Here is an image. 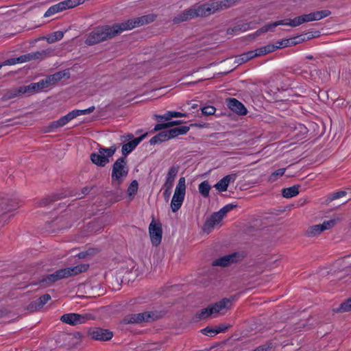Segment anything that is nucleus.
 Wrapping results in <instances>:
<instances>
[{
    "mask_svg": "<svg viewBox=\"0 0 351 351\" xmlns=\"http://www.w3.org/2000/svg\"><path fill=\"white\" fill-rule=\"evenodd\" d=\"M338 311L341 312H348L351 311V298L342 303Z\"/></svg>",
    "mask_w": 351,
    "mask_h": 351,
    "instance_id": "nucleus-37",
    "label": "nucleus"
},
{
    "mask_svg": "<svg viewBox=\"0 0 351 351\" xmlns=\"http://www.w3.org/2000/svg\"><path fill=\"white\" fill-rule=\"evenodd\" d=\"M191 126H196V127H199V128H202V127H204V124H197V123L191 124Z\"/></svg>",
    "mask_w": 351,
    "mask_h": 351,
    "instance_id": "nucleus-52",
    "label": "nucleus"
},
{
    "mask_svg": "<svg viewBox=\"0 0 351 351\" xmlns=\"http://www.w3.org/2000/svg\"><path fill=\"white\" fill-rule=\"evenodd\" d=\"M46 56V51H36L34 53H27L23 56H21L18 58H10L8 60H6L2 63H0V69L3 66L5 65H14L19 63H23L25 62H29L32 60H36V59H43Z\"/></svg>",
    "mask_w": 351,
    "mask_h": 351,
    "instance_id": "nucleus-14",
    "label": "nucleus"
},
{
    "mask_svg": "<svg viewBox=\"0 0 351 351\" xmlns=\"http://www.w3.org/2000/svg\"><path fill=\"white\" fill-rule=\"evenodd\" d=\"M75 118V117L73 111L69 112L67 114L62 117L58 120L51 122L49 125V130L51 131L58 128L62 127Z\"/></svg>",
    "mask_w": 351,
    "mask_h": 351,
    "instance_id": "nucleus-23",
    "label": "nucleus"
},
{
    "mask_svg": "<svg viewBox=\"0 0 351 351\" xmlns=\"http://www.w3.org/2000/svg\"><path fill=\"white\" fill-rule=\"evenodd\" d=\"M145 134L142 135L140 137L136 138L131 141L123 144L122 146L121 152L123 156H126L128 154L131 153L136 146L141 142V141L144 138Z\"/></svg>",
    "mask_w": 351,
    "mask_h": 351,
    "instance_id": "nucleus-24",
    "label": "nucleus"
},
{
    "mask_svg": "<svg viewBox=\"0 0 351 351\" xmlns=\"http://www.w3.org/2000/svg\"><path fill=\"white\" fill-rule=\"evenodd\" d=\"M216 109L212 106H205L202 108V112L205 115H212L215 114Z\"/></svg>",
    "mask_w": 351,
    "mask_h": 351,
    "instance_id": "nucleus-40",
    "label": "nucleus"
},
{
    "mask_svg": "<svg viewBox=\"0 0 351 351\" xmlns=\"http://www.w3.org/2000/svg\"><path fill=\"white\" fill-rule=\"evenodd\" d=\"M88 268V265L82 264L72 267L61 269L56 271L54 273L50 275H48L43 280V282L46 283H53L58 280L84 272L86 271Z\"/></svg>",
    "mask_w": 351,
    "mask_h": 351,
    "instance_id": "nucleus-7",
    "label": "nucleus"
},
{
    "mask_svg": "<svg viewBox=\"0 0 351 351\" xmlns=\"http://www.w3.org/2000/svg\"><path fill=\"white\" fill-rule=\"evenodd\" d=\"M179 171V167L178 166H172L169 168L166 178L165 182L163 184L165 187H173L175 178H176L178 173Z\"/></svg>",
    "mask_w": 351,
    "mask_h": 351,
    "instance_id": "nucleus-26",
    "label": "nucleus"
},
{
    "mask_svg": "<svg viewBox=\"0 0 351 351\" xmlns=\"http://www.w3.org/2000/svg\"><path fill=\"white\" fill-rule=\"evenodd\" d=\"M232 302L230 299L223 298L207 308L202 309L196 316L199 319H204L210 316L217 317L219 314H224L231 307Z\"/></svg>",
    "mask_w": 351,
    "mask_h": 351,
    "instance_id": "nucleus-6",
    "label": "nucleus"
},
{
    "mask_svg": "<svg viewBox=\"0 0 351 351\" xmlns=\"http://www.w3.org/2000/svg\"><path fill=\"white\" fill-rule=\"evenodd\" d=\"M149 234L152 244L154 246H158L162 238V224L160 221L152 219L149 226Z\"/></svg>",
    "mask_w": 351,
    "mask_h": 351,
    "instance_id": "nucleus-17",
    "label": "nucleus"
},
{
    "mask_svg": "<svg viewBox=\"0 0 351 351\" xmlns=\"http://www.w3.org/2000/svg\"><path fill=\"white\" fill-rule=\"evenodd\" d=\"M97 252H98V250H96V249H88L86 251L81 252L80 253H79L77 256L80 258H85L86 256H93Z\"/></svg>",
    "mask_w": 351,
    "mask_h": 351,
    "instance_id": "nucleus-38",
    "label": "nucleus"
},
{
    "mask_svg": "<svg viewBox=\"0 0 351 351\" xmlns=\"http://www.w3.org/2000/svg\"><path fill=\"white\" fill-rule=\"evenodd\" d=\"M171 117H186L187 114L186 113H182L180 112H176V111H171Z\"/></svg>",
    "mask_w": 351,
    "mask_h": 351,
    "instance_id": "nucleus-48",
    "label": "nucleus"
},
{
    "mask_svg": "<svg viewBox=\"0 0 351 351\" xmlns=\"http://www.w3.org/2000/svg\"><path fill=\"white\" fill-rule=\"evenodd\" d=\"M138 183L136 180H133L128 188V194L130 197H133L138 191Z\"/></svg>",
    "mask_w": 351,
    "mask_h": 351,
    "instance_id": "nucleus-33",
    "label": "nucleus"
},
{
    "mask_svg": "<svg viewBox=\"0 0 351 351\" xmlns=\"http://www.w3.org/2000/svg\"><path fill=\"white\" fill-rule=\"evenodd\" d=\"M88 337L95 341H106L113 337V332L108 329L99 327H91L87 330Z\"/></svg>",
    "mask_w": 351,
    "mask_h": 351,
    "instance_id": "nucleus-16",
    "label": "nucleus"
},
{
    "mask_svg": "<svg viewBox=\"0 0 351 351\" xmlns=\"http://www.w3.org/2000/svg\"><path fill=\"white\" fill-rule=\"evenodd\" d=\"M156 16L147 14L135 19H129L121 23H116L112 26L102 25L95 27L86 36L85 43L93 45L101 42L111 39L121 32L140 27L155 20Z\"/></svg>",
    "mask_w": 351,
    "mask_h": 351,
    "instance_id": "nucleus-1",
    "label": "nucleus"
},
{
    "mask_svg": "<svg viewBox=\"0 0 351 351\" xmlns=\"http://www.w3.org/2000/svg\"><path fill=\"white\" fill-rule=\"evenodd\" d=\"M128 173L129 167L126 158L125 157L118 158L112 167V185L119 188L127 178Z\"/></svg>",
    "mask_w": 351,
    "mask_h": 351,
    "instance_id": "nucleus-5",
    "label": "nucleus"
},
{
    "mask_svg": "<svg viewBox=\"0 0 351 351\" xmlns=\"http://www.w3.org/2000/svg\"><path fill=\"white\" fill-rule=\"evenodd\" d=\"M64 32L62 31H56L48 35L46 40L49 43H53L61 40L64 36Z\"/></svg>",
    "mask_w": 351,
    "mask_h": 351,
    "instance_id": "nucleus-31",
    "label": "nucleus"
},
{
    "mask_svg": "<svg viewBox=\"0 0 351 351\" xmlns=\"http://www.w3.org/2000/svg\"><path fill=\"white\" fill-rule=\"evenodd\" d=\"M211 187L208 181L205 180L201 182L198 186L199 193L204 197L209 196V193Z\"/></svg>",
    "mask_w": 351,
    "mask_h": 351,
    "instance_id": "nucleus-30",
    "label": "nucleus"
},
{
    "mask_svg": "<svg viewBox=\"0 0 351 351\" xmlns=\"http://www.w3.org/2000/svg\"><path fill=\"white\" fill-rule=\"evenodd\" d=\"M241 28H239V27H234L233 29H228L227 32L228 34H231L232 32H234L236 34H238L240 32H241Z\"/></svg>",
    "mask_w": 351,
    "mask_h": 351,
    "instance_id": "nucleus-50",
    "label": "nucleus"
},
{
    "mask_svg": "<svg viewBox=\"0 0 351 351\" xmlns=\"http://www.w3.org/2000/svg\"><path fill=\"white\" fill-rule=\"evenodd\" d=\"M230 325L222 324L218 326L215 327V329L216 330V332L219 334L221 332H225L230 328Z\"/></svg>",
    "mask_w": 351,
    "mask_h": 351,
    "instance_id": "nucleus-42",
    "label": "nucleus"
},
{
    "mask_svg": "<svg viewBox=\"0 0 351 351\" xmlns=\"http://www.w3.org/2000/svg\"><path fill=\"white\" fill-rule=\"evenodd\" d=\"M190 130L189 126L183 125L180 128H173L169 130H167V134L169 136V139L175 138L179 135L186 134Z\"/></svg>",
    "mask_w": 351,
    "mask_h": 351,
    "instance_id": "nucleus-27",
    "label": "nucleus"
},
{
    "mask_svg": "<svg viewBox=\"0 0 351 351\" xmlns=\"http://www.w3.org/2000/svg\"><path fill=\"white\" fill-rule=\"evenodd\" d=\"M65 73L64 72H58L53 75H50L45 80H42L38 82L31 83L27 86L28 90V95H33L47 87L49 85L55 84L56 82L60 80Z\"/></svg>",
    "mask_w": 351,
    "mask_h": 351,
    "instance_id": "nucleus-9",
    "label": "nucleus"
},
{
    "mask_svg": "<svg viewBox=\"0 0 351 351\" xmlns=\"http://www.w3.org/2000/svg\"><path fill=\"white\" fill-rule=\"evenodd\" d=\"M223 217L219 213H215L210 217L206 221L203 230L207 233L210 232L214 228H219L221 226V221Z\"/></svg>",
    "mask_w": 351,
    "mask_h": 351,
    "instance_id": "nucleus-19",
    "label": "nucleus"
},
{
    "mask_svg": "<svg viewBox=\"0 0 351 351\" xmlns=\"http://www.w3.org/2000/svg\"><path fill=\"white\" fill-rule=\"evenodd\" d=\"M169 128L167 123H158L155 125L154 130L158 131L163 129Z\"/></svg>",
    "mask_w": 351,
    "mask_h": 351,
    "instance_id": "nucleus-47",
    "label": "nucleus"
},
{
    "mask_svg": "<svg viewBox=\"0 0 351 351\" xmlns=\"http://www.w3.org/2000/svg\"><path fill=\"white\" fill-rule=\"evenodd\" d=\"M158 318L156 313L153 312H143L136 314H130L126 315L122 320L124 324H140L143 322H149Z\"/></svg>",
    "mask_w": 351,
    "mask_h": 351,
    "instance_id": "nucleus-13",
    "label": "nucleus"
},
{
    "mask_svg": "<svg viewBox=\"0 0 351 351\" xmlns=\"http://www.w3.org/2000/svg\"><path fill=\"white\" fill-rule=\"evenodd\" d=\"M299 193V186H293L289 188H285L282 190V196L285 198H291L296 196Z\"/></svg>",
    "mask_w": 351,
    "mask_h": 351,
    "instance_id": "nucleus-29",
    "label": "nucleus"
},
{
    "mask_svg": "<svg viewBox=\"0 0 351 351\" xmlns=\"http://www.w3.org/2000/svg\"><path fill=\"white\" fill-rule=\"evenodd\" d=\"M51 300V296L49 294H45L39 298V304L41 306L45 304L49 300Z\"/></svg>",
    "mask_w": 351,
    "mask_h": 351,
    "instance_id": "nucleus-44",
    "label": "nucleus"
},
{
    "mask_svg": "<svg viewBox=\"0 0 351 351\" xmlns=\"http://www.w3.org/2000/svg\"><path fill=\"white\" fill-rule=\"evenodd\" d=\"M85 0H64L51 6L45 13V17L51 16L58 12L73 8L84 2Z\"/></svg>",
    "mask_w": 351,
    "mask_h": 351,
    "instance_id": "nucleus-12",
    "label": "nucleus"
},
{
    "mask_svg": "<svg viewBox=\"0 0 351 351\" xmlns=\"http://www.w3.org/2000/svg\"><path fill=\"white\" fill-rule=\"evenodd\" d=\"M184 121L182 120H177V121H171L169 122H167V125L169 128H171L174 125H178L184 123Z\"/></svg>",
    "mask_w": 351,
    "mask_h": 351,
    "instance_id": "nucleus-49",
    "label": "nucleus"
},
{
    "mask_svg": "<svg viewBox=\"0 0 351 351\" xmlns=\"http://www.w3.org/2000/svg\"><path fill=\"white\" fill-rule=\"evenodd\" d=\"M28 95L27 86H23L9 90L4 95L5 99H13L23 95Z\"/></svg>",
    "mask_w": 351,
    "mask_h": 351,
    "instance_id": "nucleus-25",
    "label": "nucleus"
},
{
    "mask_svg": "<svg viewBox=\"0 0 351 351\" xmlns=\"http://www.w3.org/2000/svg\"><path fill=\"white\" fill-rule=\"evenodd\" d=\"M186 194L185 178H180L176 185L171 202V208L173 213H176L182 206Z\"/></svg>",
    "mask_w": 351,
    "mask_h": 351,
    "instance_id": "nucleus-8",
    "label": "nucleus"
},
{
    "mask_svg": "<svg viewBox=\"0 0 351 351\" xmlns=\"http://www.w3.org/2000/svg\"><path fill=\"white\" fill-rule=\"evenodd\" d=\"M201 332L203 335H207V336H209V337H213V336L217 335L215 328H211V327H206V328L202 329L201 330Z\"/></svg>",
    "mask_w": 351,
    "mask_h": 351,
    "instance_id": "nucleus-39",
    "label": "nucleus"
},
{
    "mask_svg": "<svg viewBox=\"0 0 351 351\" xmlns=\"http://www.w3.org/2000/svg\"><path fill=\"white\" fill-rule=\"evenodd\" d=\"M267 350H268V348H266L265 346H259V347L256 348L253 351H267Z\"/></svg>",
    "mask_w": 351,
    "mask_h": 351,
    "instance_id": "nucleus-51",
    "label": "nucleus"
},
{
    "mask_svg": "<svg viewBox=\"0 0 351 351\" xmlns=\"http://www.w3.org/2000/svg\"><path fill=\"white\" fill-rule=\"evenodd\" d=\"M90 314L66 313L61 316L60 321L71 326H75L86 323L88 320L92 319Z\"/></svg>",
    "mask_w": 351,
    "mask_h": 351,
    "instance_id": "nucleus-15",
    "label": "nucleus"
},
{
    "mask_svg": "<svg viewBox=\"0 0 351 351\" xmlns=\"http://www.w3.org/2000/svg\"><path fill=\"white\" fill-rule=\"evenodd\" d=\"M227 105L232 111L238 114L245 115L247 114V111L244 105L235 98L229 99Z\"/></svg>",
    "mask_w": 351,
    "mask_h": 351,
    "instance_id": "nucleus-21",
    "label": "nucleus"
},
{
    "mask_svg": "<svg viewBox=\"0 0 351 351\" xmlns=\"http://www.w3.org/2000/svg\"><path fill=\"white\" fill-rule=\"evenodd\" d=\"M322 232L320 224L314 225L311 226L308 230V234L309 236H315L320 234Z\"/></svg>",
    "mask_w": 351,
    "mask_h": 351,
    "instance_id": "nucleus-35",
    "label": "nucleus"
},
{
    "mask_svg": "<svg viewBox=\"0 0 351 351\" xmlns=\"http://www.w3.org/2000/svg\"><path fill=\"white\" fill-rule=\"evenodd\" d=\"M116 150L115 145L108 148H100L97 153L90 155L91 161L99 167H104L110 162L109 158L114 155Z\"/></svg>",
    "mask_w": 351,
    "mask_h": 351,
    "instance_id": "nucleus-10",
    "label": "nucleus"
},
{
    "mask_svg": "<svg viewBox=\"0 0 351 351\" xmlns=\"http://www.w3.org/2000/svg\"><path fill=\"white\" fill-rule=\"evenodd\" d=\"M346 194V192L343 191H337V192L333 193L331 195L330 199L333 200V199H336L345 196Z\"/></svg>",
    "mask_w": 351,
    "mask_h": 351,
    "instance_id": "nucleus-43",
    "label": "nucleus"
},
{
    "mask_svg": "<svg viewBox=\"0 0 351 351\" xmlns=\"http://www.w3.org/2000/svg\"><path fill=\"white\" fill-rule=\"evenodd\" d=\"M237 178V173H231L226 176L223 178H221L219 182H217L214 187L220 192L226 191L228 187V185L231 182H234Z\"/></svg>",
    "mask_w": 351,
    "mask_h": 351,
    "instance_id": "nucleus-20",
    "label": "nucleus"
},
{
    "mask_svg": "<svg viewBox=\"0 0 351 351\" xmlns=\"http://www.w3.org/2000/svg\"><path fill=\"white\" fill-rule=\"evenodd\" d=\"M157 117L158 119H160V120L169 121V120H170L172 118L171 117V111H167L164 114L158 115V116H157Z\"/></svg>",
    "mask_w": 351,
    "mask_h": 351,
    "instance_id": "nucleus-46",
    "label": "nucleus"
},
{
    "mask_svg": "<svg viewBox=\"0 0 351 351\" xmlns=\"http://www.w3.org/2000/svg\"><path fill=\"white\" fill-rule=\"evenodd\" d=\"M163 195L166 200H168L171 193L172 187H165L162 186Z\"/></svg>",
    "mask_w": 351,
    "mask_h": 351,
    "instance_id": "nucleus-45",
    "label": "nucleus"
},
{
    "mask_svg": "<svg viewBox=\"0 0 351 351\" xmlns=\"http://www.w3.org/2000/svg\"><path fill=\"white\" fill-rule=\"evenodd\" d=\"M75 118V117L73 111L69 112L67 114L62 117L58 120L51 122L49 125V130L51 131L58 128L62 127Z\"/></svg>",
    "mask_w": 351,
    "mask_h": 351,
    "instance_id": "nucleus-22",
    "label": "nucleus"
},
{
    "mask_svg": "<svg viewBox=\"0 0 351 351\" xmlns=\"http://www.w3.org/2000/svg\"><path fill=\"white\" fill-rule=\"evenodd\" d=\"M85 0H64L51 6L45 13V17L51 16L58 12L73 8L84 2Z\"/></svg>",
    "mask_w": 351,
    "mask_h": 351,
    "instance_id": "nucleus-11",
    "label": "nucleus"
},
{
    "mask_svg": "<svg viewBox=\"0 0 351 351\" xmlns=\"http://www.w3.org/2000/svg\"><path fill=\"white\" fill-rule=\"evenodd\" d=\"M331 14L330 11L328 10H324L320 11H315L309 14H305L293 19H285L280 20L272 23L267 24L260 29L256 31V35H260L261 34L265 33L269 31H272L275 27L278 25H289L293 27L299 26L304 23L319 21L321 20Z\"/></svg>",
    "mask_w": 351,
    "mask_h": 351,
    "instance_id": "nucleus-3",
    "label": "nucleus"
},
{
    "mask_svg": "<svg viewBox=\"0 0 351 351\" xmlns=\"http://www.w3.org/2000/svg\"><path fill=\"white\" fill-rule=\"evenodd\" d=\"M235 0H212L205 3L195 5L183 11L173 19L175 23H180L196 17H206L217 12L228 8L235 4Z\"/></svg>",
    "mask_w": 351,
    "mask_h": 351,
    "instance_id": "nucleus-2",
    "label": "nucleus"
},
{
    "mask_svg": "<svg viewBox=\"0 0 351 351\" xmlns=\"http://www.w3.org/2000/svg\"><path fill=\"white\" fill-rule=\"evenodd\" d=\"M191 108H193V109H195V108H197V104H193Z\"/></svg>",
    "mask_w": 351,
    "mask_h": 351,
    "instance_id": "nucleus-53",
    "label": "nucleus"
},
{
    "mask_svg": "<svg viewBox=\"0 0 351 351\" xmlns=\"http://www.w3.org/2000/svg\"><path fill=\"white\" fill-rule=\"evenodd\" d=\"M336 224L335 219H330L328 221H324L322 224H320L322 232L326 230H329L332 228Z\"/></svg>",
    "mask_w": 351,
    "mask_h": 351,
    "instance_id": "nucleus-36",
    "label": "nucleus"
},
{
    "mask_svg": "<svg viewBox=\"0 0 351 351\" xmlns=\"http://www.w3.org/2000/svg\"><path fill=\"white\" fill-rule=\"evenodd\" d=\"M169 140L167 131H162L150 139L151 145H156Z\"/></svg>",
    "mask_w": 351,
    "mask_h": 351,
    "instance_id": "nucleus-28",
    "label": "nucleus"
},
{
    "mask_svg": "<svg viewBox=\"0 0 351 351\" xmlns=\"http://www.w3.org/2000/svg\"><path fill=\"white\" fill-rule=\"evenodd\" d=\"M292 44H295V42H294L293 39H288L282 41L280 44V46L268 45L267 46L260 47L253 51H249L246 53L241 54L238 58L237 62L240 64L246 62L255 57L265 55L267 53L274 51L278 48L287 47Z\"/></svg>",
    "mask_w": 351,
    "mask_h": 351,
    "instance_id": "nucleus-4",
    "label": "nucleus"
},
{
    "mask_svg": "<svg viewBox=\"0 0 351 351\" xmlns=\"http://www.w3.org/2000/svg\"><path fill=\"white\" fill-rule=\"evenodd\" d=\"M243 258V255L238 252H234L230 254H228L223 256L222 257H219L215 259L213 262V265L214 266H221V267H227L230 265L232 263L237 262Z\"/></svg>",
    "mask_w": 351,
    "mask_h": 351,
    "instance_id": "nucleus-18",
    "label": "nucleus"
},
{
    "mask_svg": "<svg viewBox=\"0 0 351 351\" xmlns=\"http://www.w3.org/2000/svg\"><path fill=\"white\" fill-rule=\"evenodd\" d=\"M95 110V106L89 107L88 108L84 109V110H72L73 112V114L75 115V117L76 118L78 116L80 115H84L88 114L91 112H93Z\"/></svg>",
    "mask_w": 351,
    "mask_h": 351,
    "instance_id": "nucleus-34",
    "label": "nucleus"
},
{
    "mask_svg": "<svg viewBox=\"0 0 351 351\" xmlns=\"http://www.w3.org/2000/svg\"><path fill=\"white\" fill-rule=\"evenodd\" d=\"M285 168L278 169L275 171L269 178V181L271 182H274L278 180V178L282 176L285 172Z\"/></svg>",
    "mask_w": 351,
    "mask_h": 351,
    "instance_id": "nucleus-32",
    "label": "nucleus"
},
{
    "mask_svg": "<svg viewBox=\"0 0 351 351\" xmlns=\"http://www.w3.org/2000/svg\"><path fill=\"white\" fill-rule=\"evenodd\" d=\"M234 207L232 204H228L221 208L218 212L224 217L227 213L230 211Z\"/></svg>",
    "mask_w": 351,
    "mask_h": 351,
    "instance_id": "nucleus-41",
    "label": "nucleus"
}]
</instances>
